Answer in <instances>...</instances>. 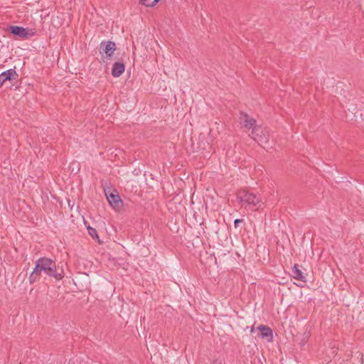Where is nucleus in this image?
<instances>
[{
	"label": "nucleus",
	"instance_id": "1",
	"mask_svg": "<svg viewBox=\"0 0 364 364\" xmlns=\"http://www.w3.org/2000/svg\"><path fill=\"white\" fill-rule=\"evenodd\" d=\"M53 277L56 280H60L63 278V272H58L55 261L48 257H41L35 262V267L30 274L28 280L30 284H33L38 280L42 274Z\"/></svg>",
	"mask_w": 364,
	"mask_h": 364
},
{
	"label": "nucleus",
	"instance_id": "2",
	"mask_svg": "<svg viewBox=\"0 0 364 364\" xmlns=\"http://www.w3.org/2000/svg\"><path fill=\"white\" fill-rule=\"evenodd\" d=\"M242 205L249 206L252 210H258L262 205L260 198L246 191H240L237 194Z\"/></svg>",
	"mask_w": 364,
	"mask_h": 364
},
{
	"label": "nucleus",
	"instance_id": "3",
	"mask_svg": "<svg viewBox=\"0 0 364 364\" xmlns=\"http://www.w3.org/2000/svg\"><path fill=\"white\" fill-rule=\"evenodd\" d=\"M8 31L13 35L18 36L21 39L29 38L33 36L36 33L33 29L23 28L18 26H11L8 28Z\"/></svg>",
	"mask_w": 364,
	"mask_h": 364
},
{
	"label": "nucleus",
	"instance_id": "4",
	"mask_svg": "<svg viewBox=\"0 0 364 364\" xmlns=\"http://www.w3.org/2000/svg\"><path fill=\"white\" fill-rule=\"evenodd\" d=\"M251 137L257 141L261 146L267 144L269 141V135L267 132L261 127H255L252 130Z\"/></svg>",
	"mask_w": 364,
	"mask_h": 364
},
{
	"label": "nucleus",
	"instance_id": "5",
	"mask_svg": "<svg viewBox=\"0 0 364 364\" xmlns=\"http://www.w3.org/2000/svg\"><path fill=\"white\" fill-rule=\"evenodd\" d=\"M239 119L240 124L246 129H253L255 127H257L256 125V119L245 112H240Z\"/></svg>",
	"mask_w": 364,
	"mask_h": 364
},
{
	"label": "nucleus",
	"instance_id": "6",
	"mask_svg": "<svg viewBox=\"0 0 364 364\" xmlns=\"http://www.w3.org/2000/svg\"><path fill=\"white\" fill-rule=\"evenodd\" d=\"M116 49V45L112 41L102 42L100 46V53H105L107 57H110Z\"/></svg>",
	"mask_w": 364,
	"mask_h": 364
},
{
	"label": "nucleus",
	"instance_id": "7",
	"mask_svg": "<svg viewBox=\"0 0 364 364\" xmlns=\"http://www.w3.org/2000/svg\"><path fill=\"white\" fill-rule=\"evenodd\" d=\"M17 77H18V74L14 69H9L5 72H3L0 75V87L7 80L11 81L14 80H16Z\"/></svg>",
	"mask_w": 364,
	"mask_h": 364
},
{
	"label": "nucleus",
	"instance_id": "8",
	"mask_svg": "<svg viewBox=\"0 0 364 364\" xmlns=\"http://www.w3.org/2000/svg\"><path fill=\"white\" fill-rule=\"evenodd\" d=\"M107 199L112 207L114 208H119L122 206V201L120 196L116 193L106 194Z\"/></svg>",
	"mask_w": 364,
	"mask_h": 364
},
{
	"label": "nucleus",
	"instance_id": "9",
	"mask_svg": "<svg viewBox=\"0 0 364 364\" xmlns=\"http://www.w3.org/2000/svg\"><path fill=\"white\" fill-rule=\"evenodd\" d=\"M124 65L120 62H116L114 63L112 68V75L114 77H119L124 72Z\"/></svg>",
	"mask_w": 364,
	"mask_h": 364
},
{
	"label": "nucleus",
	"instance_id": "10",
	"mask_svg": "<svg viewBox=\"0 0 364 364\" xmlns=\"http://www.w3.org/2000/svg\"><path fill=\"white\" fill-rule=\"evenodd\" d=\"M259 330L261 332V337L264 338H266L268 341H271L272 339V331L270 328L264 326V325H260L258 327Z\"/></svg>",
	"mask_w": 364,
	"mask_h": 364
},
{
	"label": "nucleus",
	"instance_id": "11",
	"mask_svg": "<svg viewBox=\"0 0 364 364\" xmlns=\"http://www.w3.org/2000/svg\"><path fill=\"white\" fill-rule=\"evenodd\" d=\"M292 277L299 281H301L303 282H306V279L305 276L303 274V272L301 269H299V266L297 264H295L294 267L292 268L291 271Z\"/></svg>",
	"mask_w": 364,
	"mask_h": 364
},
{
	"label": "nucleus",
	"instance_id": "12",
	"mask_svg": "<svg viewBox=\"0 0 364 364\" xmlns=\"http://www.w3.org/2000/svg\"><path fill=\"white\" fill-rule=\"evenodd\" d=\"M160 0H139V3L141 5H144L147 7L154 6L156 5Z\"/></svg>",
	"mask_w": 364,
	"mask_h": 364
},
{
	"label": "nucleus",
	"instance_id": "13",
	"mask_svg": "<svg viewBox=\"0 0 364 364\" xmlns=\"http://www.w3.org/2000/svg\"><path fill=\"white\" fill-rule=\"evenodd\" d=\"M87 231H88L89 235L92 238H95V237L98 238L97 232L95 228H91V227H88L87 228Z\"/></svg>",
	"mask_w": 364,
	"mask_h": 364
},
{
	"label": "nucleus",
	"instance_id": "14",
	"mask_svg": "<svg viewBox=\"0 0 364 364\" xmlns=\"http://www.w3.org/2000/svg\"><path fill=\"white\" fill-rule=\"evenodd\" d=\"M242 222V220L240 219H236L234 221V226L235 228L238 227V225Z\"/></svg>",
	"mask_w": 364,
	"mask_h": 364
}]
</instances>
